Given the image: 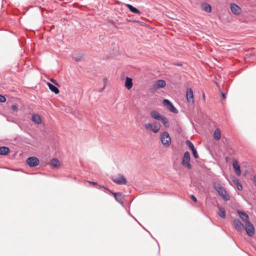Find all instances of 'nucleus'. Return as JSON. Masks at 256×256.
<instances>
[{"label": "nucleus", "instance_id": "1", "mask_svg": "<svg viewBox=\"0 0 256 256\" xmlns=\"http://www.w3.org/2000/svg\"><path fill=\"white\" fill-rule=\"evenodd\" d=\"M212 188L224 200L228 201L230 200V196L228 194L226 190L219 182H212Z\"/></svg>", "mask_w": 256, "mask_h": 256}, {"label": "nucleus", "instance_id": "2", "mask_svg": "<svg viewBox=\"0 0 256 256\" xmlns=\"http://www.w3.org/2000/svg\"><path fill=\"white\" fill-rule=\"evenodd\" d=\"M166 86V82L163 80H156L153 84H152L149 88L150 92L154 94L158 89L164 88Z\"/></svg>", "mask_w": 256, "mask_h": 256}, {"label": "nucleus", "instance_id": "3", "mask_svg": "<svg viewBox=\"0 0 256 256\" xmlns=\"http://www.w3.org/2000/svg\"><path fill=\"white\" fill-rule=\"evenodd\" d=\"M160 140L164 146L168 147L171 144V138L167 132H164L160 134Z\"/></svg>", "mask_w": 256, "mask_h": 256}, {"label": "nucleus", "instance_id": "4", "mask_svg": "<svg viewBox=\"0 0 256 256\" xmlns=\"http://www.w3.org/2000/svg\"><path fill=\"white\" fill-rule=\"evenodd\" d=\"M112 180L117 184H126L127 182L126 179L122 174H118L116 176H114L112 177Z\"/></svg>", "mask_w": 256, "mask_h": 256}, {"label": "nucleus", "instance_id": "5", "mask_svg": "<svg viewBox=\"0 0 256 256\" xmlns=\"http://www.w3.org/2000/svg\"><path fill=\"white\" fill-rule=\"evenodd\" d=\"M144 127L146 130L152 131L153 132L156 134L159 132L160 126V124H153L147 122L144 124Z\"/></svg>", "mask_w": 256, "mask_h": 256}, {"label": "nucleus", "instance_id": "6", "mask_svg": "<svg viewBox=\"0 0 256 256\" xmlns=\"http://www.w3.org/2000/svg\"><path fill=\"white\" fill-rule=\"evenodd\" d=\"M162 104L164 106L171 112L174 114H177L178 112L177 109L169 100L166 99L164 100L162 102Z\"/></svg>", "mask_w": 256, "mask_h": 256}, {"label": "nucleus", "instance_id": "7", "mask_svg": "<svg viewBox=\"0 0 256 256\" xmlns=\"http://www.w3.org/2000/svg\"><path fill=\"white\" fill-rule=\"evenodd\" d=\"M190 154L188 152H186L184 153L182 160V164L183 166H186L188 169L191 168V165L190 164Z\"/></svg>", "mask_w": 256, "mask_h": 256}, {"label": "nucleus", "instance_id": "8", "mask_svg": "<svg viewBox=\"0 0 256 256\" xmlns=\"http://www.w3.org/2000/svg\"><path fill=\"white\" fill-rule=\"evenodd\" d=\"M246 226L245 228V230L246 232V234L249 236H252L254 234V228L252 224L250 222H248V224H246Z\"/></svg>", "mask_w": 256, "mask_h": 256}, {"label": "nucleus", "instance_id": "9", "mask_svg": "<svg viewBox=\"0 0 256 256\" xmlns=\"http://www.w3.org/2000/svg\"><path fill=\"white\" fill-rule=\"evenodd\" d=\"M26 162L30 167H34L39 164L40 162L38 158L32 156L27 158Z\"/></svg>", "mask_w": 256, "mask_h": 256}, {"label": "nucleus", "instance_id": "10", "mask_svg": "<svg viewBox=\"0 0 256 256\" xmlns=\"http://www.w3.org/2000/svg\"><path fill=\"white\" fill-rule=\"evenodd\" d=\"M230 8L232 13L236 15H238L242 12L241 8L236 4L234 3H232L230 4Z\"/></svg>", "mask_w": 256, "mask_h": 256}, {"label": "nucleus", "instance_id": "11", "mask_svg": "<svg viewBox=\"0 0 256 256\" xmlns=\"http://www.w3.org/2000/svg\"><path fill=\"white\" fill-rule=\"evenodd\" d=\"M232 166L237 176L241 175V170L238 161L236 159L232 160Z\"/></svg>", "mask_w": 256, "mask_h": 256}, {"label": "nucleus", "instance_id": "12", "mask_svg": "<svg viewBox=\"0 0 256 256\" xmlns=\"http://www.w3.org/2000/svg\"><path fill=\"white\" fill-rule=\"evenodd\" d=\"M186 100L190 104H194V102L193 91L190 88L186 90Z\"/></svg>", "mask_w": 256, "mask_h": 256}, {"label": "nucleus", "instance_id": "13", "mask_svg": "<svg viewBox=\"0 0 256 256\" xmlns=\"http://www.w3.org/2000/svg\"><path fill=\"white\" fill-rule=\"evenodd\" d=\"M237 212L240 218L243 222H245L246 224L250 222L248 216L246 213L240 210H238Z\"/></svg>", "mask_w": 256, "mask_h": 256}, {"label": "nucleus", "instance_id": "14", "mask_svg": "<svg viewBox=\"0 0 256 256\" xmlns=\"http://www.w3.org/2000/svg\"><path fill=\"white\" fill-rule=\"evenodd\" d=\"M234 224L235 228L238 231L242 230L244 228V225L238 219L234 220Z\"/></svg>", "mask_w": 256, "mask_h": 256}, {"label": "nucleus", "instance_id": "15", "mask_svg": "<svg viewBox=\"0 0 256 256\" xmlns=\"http://www.w3.org/2000/svg\"><path fill=\"white\" fill-rule=\"evenodd\" d=\"M50 165L52 168H58L60 166V164L58 159L53 158L50 160Z\"/></svg>", "mask_w": 256, "mask_h": 256}, {"label": "nucleus", "instance_id": "16", "mask_svg": "<svg viewBox=\"0 0 256 256\" xmlns=\"http://www.w3.org/2000/svg\"><path fill=\"white\" fill-rule=\"evenodd\" d=\"M32 120L36 124H40L42 122L40 116L37 114H33L32 115Z\"/></svg>", "mask_w": 256, "mask_h": 256}, {"label": "nucleus", "instance_id": "17", "mask_svg": "<svg viewBox=\"0 0 256 256\" xmlns=\"http://www.w3.org/2000/svg\"><path fill=\"white\" fill-rule=\"evenodd\" d=\"M150 116L154 120H160L164 115L161 114L156 110H153L150 112Z\"/></svg>", "mask_w": 256, "mask_h": 256}, {"label": "nucleus", "instance_id": "18", "mask_svg": "<svg viewBox=\"0 0 256 256\" xmlns=\"http://www.w3.org/2000/svg\"><path fill=\"white\" fill-rule=\"evenodd\" d=\"M132 78L129 77H126L125 82V86L128 90H130L132 86Z\"/></svg>", "mask_w": 256, "mask_h": 256}, {"label": "nucleus", "instance_id": "19", "mask_svg": "<svg viewBox=\"0 0 256 256\" xmlns=\"http://www.w3.org/2000/svg\"><path fill=\"white\" fill-rule=\"evenodd\" d=\"M48 86L50 88V90L55 94H58L59 93V90L57 87L53 85L50 82H48Z\"/></svg>", "mask_w": 256, "mask_h": 256}, {"label": "nucleus", "instance_id": "20", "mask_svg": "<svg viewBox=\"0 0 256 256\" xmlns=\"http://www.w3.org/2000/svg\"><path fill=\"white\" fill-rule=\"evenodd\" d=\"M126 6L128 8L129 10L131 12H132L134 14H140V12L137 8H136V7H134L132 5H131L130 4H127Z\"/></svg>", "mask_w": 256, "mask_h": 256}, {"label": "nucleus", "instance_id": "21", "mask_svg": "<svg viewBox=\"0 0 256 256\" xmlns=\"http://www.w3.org/2000/svg\"><path fill=\"white\" fill-rule=\"evenodd\" d=\"M10 152V149L6 146H1L0 147V155H6Z\"/></svg>", "mask_w": 256, "mask_h": 256}, {"label": "nucleus", "instance_id": "22", "mask_svg": "<svg viewBox=\"0 0 256 256\" xmlns=\"http://www.w3.org/2000/svg\"><path fill=\"white\" fill-rule=\"evenodd\" d=\"M202 10H204L208 12H210L212 10L211 6H210V4H209L207 3H204V4H202Z\"/></svg>", "mask_w": 256, "mask_h": 256}, {"label": "nucleus", "instance_id": "23", "mask_svg": "<svg viewBox=\"0 0 256 256\" xmlns=\"http://www.w3.org/2000/svg\"><path fill=\"white\" fill-rule=\"evenodd\" d=\"M220 136H221V134H220V129H218V128L214 130V139L216 140H220Z\"/></svg>", "mask_w": 256, "mask_h": 256}, {"label": "nucleus", "instance_id": "24", "mask_svg": "<svg viewBox=\"0 0 256 256\" xmlns=\"http://www.w3.org/2000/svg\"><path fill=\"white\" fill-rule=\"evenodd\" d=\"M112 194L114 196L115 200L116 202H118L120 204H122V199L124 196L119 194L116 192H112Z\"/></svg>", "mask_w": 256, "mask_h": 256}, {"label": "nucleus", "instance_id": "25", "mask_svg": "<svg viewBox=\"0 0 256 256\" xmlns=\"http://www.w3.org/2000/svg\"><path fill=\"white\" fill-rule=\"evenodd\" d=\"M162 122L163 124L166 126V127H169L170 126V124H169V122H168V118L164 116H163L162 118L160 120Z\"/></svg>", "mask_w": 256, "mask_h": 256}, {"label": "nucleus", "instance_id": "26", "mask_svg": "<svg viewBox=\"0 0 256 256\" xmlns=\"http://www.w3.org/2000/svg\"><path fill=\"white\" fill-rule=\"evenodd\" d=\"M226 213L225 210L224 208H220L218 212L219 216L222 218H226Z\"/></svg>", "mask_w": 256, "mask_h": 256}, {"label": "nucleus", "instance_id": "27", "mask_svg": "<svg viewBox=\"0 0 256 256\" xmlns=\"http://www.w3.org/2000/svg\"><path fill=\"white\" fill-rule=\"evenodd\" d=\"M186 144L188 146V147L191 150H192L193 149L195 148L194 144L190 140H187L186 141Z\"/></svg>", "mask_w": 256, "mask_h": 256}, {"label": "nucleus", "instance_id": "28", "mask_svg": "<svg viewBox=\"0 0 256 256\" xmlns=\"http://www.w3.org/2000/svg\"><path fill=\"white\" fill-rule=\"evenodd\" d=\"M192 154H193L195 158H198V154L197 153L196 150L195 148H194L192 150Z\"/></svg>", "mask_w": 256, "mask_h": 256}, {"label": "nucleus", "instance_id": "29", "mask_svg": "<svg viewBox=\"0 0 256 256\" xmlns=\"http://www.w3.org/2000/svg\"><path fill=\"white\" fill-rule=\"evenodd\" d=\"M236 185L237 188L238 190H242V186L238 182H237L236 183Z\"/></svg>", "mask_w": 256, "mask_h": 256}, {"label": "nucleus", "instance_id": "30", "mask_svg": "<svg viewBox=\"0 0 256 256\" xmlns=\"http://www.w3.org/2000/svg\"><path fill=\"white\" fill-rule=\"evenodd\" d=\"M6 100V98L5 97L1 94H0V102H4Z\"/></svg>", "mask_w": 256, "mask_h": 256}, {"label": "nucleus", "instance_id": "31", "mask_svg": "<svg viewBox=\"0 0 256 256\" xmlns=\"http://www.w3.org/2000/svg\"><path fill=\"white\" fill-rule=\"evenodd\" d=\"M11 108L12 109L14 110V111H17L18 110V108H17V106L15 104H12L11 106Z\"/></svg>", "mask_w": 256, "mask_h": 256}, {"label": "nucleus", "instance_id": "32", "mask_svg": "<svg viewBox=\"0 0 256 256\" xmlns=\"http://www.w3.org/2000/svg\"><path fill=\"white\" fill-rule=\"evenodd\" d=\"M191 198L194 202H196L197 201L196 198L193 194L191 195Z\"/></svg>", "mask_w": 256, "mask_h": 256}, {"label": "nucleus", "instance_id": "33", "mask_svg": "<svg viewBox=\"0 0 256 256\" xmlns=\"http://www.w3.org/2000/svg\"><path fill=\"white\" fill-rule=\"evenodd\" d=\"M74 60L76 61H79L81 60L82 58L81 56H78V57H76V58H74Z\"/></svg>", "mask_w": 256, "mask_h": 256}, {"label": "nucleus", "instance_id": "34", "mask_svg": "<svg viewBox=\"0 0 256 256\" xmlns=\"http://www.w3.org/2000/svg\"><path fill=\"white\" fill-rule=\"evenodd\" d=\"M88 182L90 183V184H94V185H96L97 184V183L96 182H90V181H88Z\"/></svg>", "mask_w": 256, "mask_h": 256}, {"label": "nucleus", "instance_id": "35", "mask_svg": "<svg viewBox=\"0 0 256 256\" xmlns=\"http://www.w3.org/2000/svg\"><path fill=\"white\" fill-rule=\"evenodd\" d=\"M226 94H224V93H222V98H226Z\"/></svg>", "mask_w": 256, "mask_h": 256}, {"label": "nucleus", "instance_id": "36", "mask_svg": "<svg viewBox=\"0 0 256 256\" xmlns=\"http://www.w3.org/2000/svg\"><path fill=\"white\" fill-rule=\"evenodd\" d=\"M100 187L101 188H104L105 189L107 190H108L107 188H106L105 186H100Z\"/></svg>", "mask_w": 256, "mask_h": 256}, {"label": "nucleus", "instance_id": "37", "mask_svg": "<svg viewBox=\"0 0 256 256\" xmlns=\"http://www.w3.org/2000/svg\"><path fill=\"white\" fill-rule=\"evenodd\" d=\"M50 80H51V82H54V79H52H52Z\"/></svg>", "mask_w": 256, "mask_h": 256}, {"label": "nucleus", "instance_id": "38", "mask_svg": "<svg viewBox=\"0 0 256 256\" xmlns=\"http://www.w3.org/2000/svg\"><path fill=\"white\" fill-rule=\"evenodd\" d=\"M215 83H216V85H218V84L216 82Z\"/></svg>", "mask_w": 256, "mask_h": 256}]
</instances>
